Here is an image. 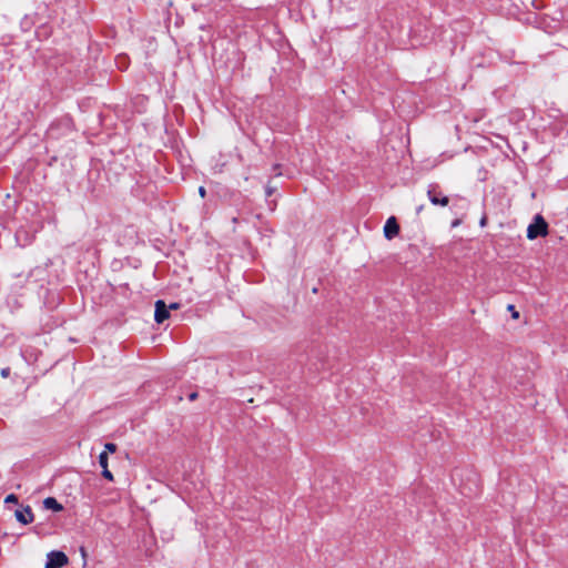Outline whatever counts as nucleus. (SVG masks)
Masks as SVG:
<instances>
[{"mask_svg":"<svg viewBox=\"0 0 568 568\" xmlns=\"http://www.w3.org/2000/svg\"><path fill=\"white\" fill-rule=\"evenodd\" d=\"M108 455L106 452H102L99 455V465L101 468L108 467Z\"/></svg>","mask_w":568,"mask_h":568,"instance_id":"obj_10","label":"nucleus"},{"mask_svg":"<svg viewBox=\"0 0 568 568\" xmlns=\"http://www.w3.org/2000/svg\"><path fill=\"white\" fill-rule=\"evenodd\" d=\"M199 397V393H189V400L194 402Z\"/></svg>","mask_w":568,"mask_h":568,"instance_id":"obj_17","label":"nucleus"},{"mask_svg":"<svg viewBox=\"0 0 568 568\" xmlns=\"http://www.w3.org/2000/svg\"><path fill=\"white\" fill-rule=\"evenodd\" d=\"M399 224L395 216L387 219L384 225V236L386 240H392L399 234Z\"/></svg>","mask_w":568,"mask_h":568,"instance_id":"obj_5","label":"nucleus"},{"mask_svg":"<svg viewBox=\"0 0 568 568\" xmlns=\"http://www.w3.org/2000/svg\"><path fill=\"white\" fill-rule=\"evenodd\" d=\"M33 24H34V20H33V18H32L31 16H29V14H26V16L22 18L21 22H20L21 29H22L23 31H29V30L32 28V26H33Z\"/></svg>","mask_w":568,"mask_h":568,"instance_id":"obj_9","label":"nucleus"},{"mask_svg":"<svg viewBox=\"0 0 568 568\" xmlns=\"http://www.w3.org/2000/svg\"><path fill=\"white\" fill-rule=\"evenodd\" d=\"M267 205H268V209H270L271 211H274V210H275V207H276V202H275V201H268V202H267Z\"/></svg>","mask_w":568,"mask_h":568,"instance_id":"obj_18","label":"nucleus"},{"mask_svg":"<svg viewBox=\"0 0 568 568\" xmlns=\"http://www.w3.org/2000/svg\"><path fill=\"white\" fill-rule=\"evenodd\" d=\"M11 371L9 367H4L1 369L0 374L2 377H8L10 375Z\"/></svg>","mask_w":568,"mask_h":568,"instance_id":"obj_16","label":"nucleus"},{"mask_svg":"<svg viewBox=\"0 0 568 568\" xmlns=\"http://www.w3.org/2000/svg\"><path fill=\"white\" fill-rule=\"evenodd\" d=\"M154 306H155V310H154V321L158 324L163 323L165 320H168L170 317L169 307H168V305L165 304L164 301L158 300L155 302Z\"/></svg>","mask_w":568,"mask_h":568,"instance_id":"obj_6","label":"nucleus"},{"mask_svg":"<svg viewBox=\"0 0 568 568\" xmlns=\"http://www.w3.org/2000/svg\"><path fill=\"white\" fill-rule=\"evenodd\" d=\"M275 191H276L275 186H272V185L267 184L265 186V196H266V199L271 197L275 193Z\"/></svg>","mask_w":568,"mask_h":568,"instance_id":"obj_14","label":"nucleus"},{"mask_svg":"<svg viewBox=\"0 0 568 568\" xmlns=\"http://www.w3.org/2000/svg\"><path fill=\"white\" fill-rule=\"evenodd\" d=\"M43 507L55 513L63 510L62 504H60L54 497H47L43 500Z\"/></svg>","mask_w":568,"mask_h":568,"instance_id":"obj_8","label":"nucleus"},{"mask_svg":"<svg viewBox=\"0 0 568 568\" xmlns=\"http://www.w3.org/2000/svg\"><path fill=\"white\" fill-rule=\"evenodd\" d=\"M14 516L16 519L22 525L31 524L34 520L32 509L29 505H27L22 509L16 510Z\"/></svg>","mask_w":568,"mask_h":568,"instance_id":"obj_7","label":"nucleus"},{"mask_svg":"<svg viewBox=\"0 0 568 568\" xmlns=\"http://www.w3.org/2000/svg\"><path fill=\"white\" fill-rule=\"evenodd\" d=\"M116 449H118L116 444H114V443H106L104 445V450L103 452H106V455H108L109 453H111V454L115 453Z\"/></svg>","mask_w":568,"mask_h":568,"instance_id":"obj_11","label":"nucleus"},{"mask_svg":"<svg viewBox=\"0 0 568 568\" xmlns=\"http://www.w3.org/2000/svg\"><path fill=\"white\" fill-rule=\"evenodd\" d=\"M168 307H169V311L170 310H176V308H179V304L178 303H171L170 305H168Z\"/></svg>","mask_w":568,"mask_h":568,"instance_id":"obj_21","label":"nucleus"},{"mask_svg":"<svg viewBox=\"0 0 568 568\" xmlns=\"http://www.w3.org/2000/svg\"><path fill=\"white\" fill-rule=\"evenodd\" d=\"M19 501V498L17 495L14 494H9L6 498H4V503L6 504H18Z\"/></svg>","mask_w":568,"mask_h":568,"instance_id":"obj_12","label":"nucleus"},{"mask_svg":"<svg viewBox=\"0 0 568 568\" xmlns=\"http://www.w3.org/2000/svg\"><path fill=\"white\" fill-rule=\"evenodd\" d=\"M14 239L20 247H26L33 242L34 234L26 227L21 226L16 231Z\"/></svg>","mask_w":568,"mask_h":568,"instance_id":"obj_4","label":"nucleus"},{"mask_svg":"<svg viewBox=\"0 0 568 568\" xmlns=\"http://www.w3.org/2000/svg\"><path fill=\"white\" fill-rule=\"evenodd\" d=\"M425 205L422 204L419 206L416 207V213L419 214L423 210H424Z\"/></svg>","mask_w":568,"mask_h":568,"instance_id":"obj_23","label":"nucleus"},{"mask_svg":"<svg viewBox=\"0 0 568 568\" xmlns=\"http://www.w3.org/2000/svg\"><path fill=\"white\" fill-rule=\"evenodd\" d=\"M458 224H459V221H458V220H455V221H453L452 226H453V227H455V226H457Z\"/></svg>","mask_w":568,"mask_h":568,"instance_id":"obj_24","label":"nucleus"},{"mask_svg":"<svg viewBox=\"0 0 568 568\" xmlns=\"http://www.w3.org/2000/svg\"><path fill=\"white\" fill-rule=\"evenodd\" d=\"M508 310L511 311V314H513V317L514 318H518L519 317V313L515 310V306L514 305H508Z\"/></svg>","mask_w":568,"mask_h":568,"instance_id":"obj_15","label":"nucleus"},{"mask_svg":"<svg viewBox=\"0 0 568 568\" xmlns=\"http://www.w3.org/2000/svg\"><path fill=\"white\" fill-rule=\"evenodd\" d=\"M548 234V223L540 215L536 214L532 222L527 227V237L528 240H535L537 237H542Z\"/></svg>","mask_w":568,"mask_h":568,"instance_id":"obj_1","label":"nucleus"},{"mask_svg":"<svg viewBox=\"0 0 568 568\" xmlns=\"http://www.w3.org/2000/svg\"><path fill=\"white\" fill-rule=\"evenodd\" d=\"M80 552H81V556H82L83 558H85V557H87V550H85V548H84V547H80Z\"/></svg>","mask_w":568,"mask_h":568,"instance_id":"obj_22","label":"nucleus"},{"mask_svg":"<svg viewBox=\"0 0 568 568\" xmlns=\"http://www.w3.org/2000/svg\"><path fill=\"white\" fill-rule=\"evenodd\" d=\"M427 196L433 205L447 206L449 203L448 196L442 194L439 186L436 183L429 184Z\"/></svg>","mask_w":568,"mask_h":568,"instance_id":"obj_3","label":"nucleus"},{"mask_svg":"<svg viewBox=\"0 0 568 568\" xmlns=\"http://www.w3.org/2000/svg\"><path fill=\"white\" fill-rule=\"evenodd\" d=\"M102 476L109 481H113V474L109 470L108 467L102 468Z\"/></svg>","mask_w":568,"mask_h":568,"instance_id":"obj_13","label":"nucleus"},{"mask_svg":"<svg viewBox=\"0 0 568 568\" xmlns=\"http://www.w3.org/2000/svg\"><path fill=\"white\" fill-rule=\"evenodd\" d=\"M199 193H200V195H201L202 197H204V196H205V193H206L205 187H204V186H200V187H199Z\"/></svg>","mask_w":568,"mask_h":568,"instance_id":"obj_20","label":"nucleus"},{"mask_svg":"<svg viewBox=\"0 0 568 568\" xmlns=\"http://www.w3.org/2000/svg\"><path fill=\"white\" fill-rule=\"evenodd\" d=\"M68 562V556L63 551L52 550L47 556L45 568H62Z\"/></svg>","mask_w":568,"mask_h":568,"instance_id":"obj_2","label":"nucleus"},{"mask_svg":"<svg viewBox=\"0 0 568 568\" xmlns=\"http://www.w3.org/2000/svg\"><path fill=\"white\" fill-rule=\"evenodd\" d=\"M486 224H487V217H486V216H483V217L480 219L479 225H480L481 227H484V226H486Z\"/></svg>","mask_w":568,"mask_h":568,"instance_id":"obj_19","label":"nucleus"}]
</instances>
